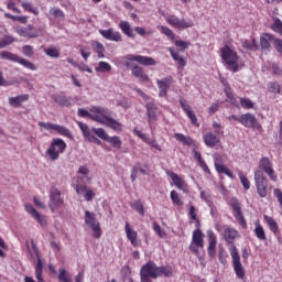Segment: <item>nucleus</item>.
Masks as SVG:
<instances>
[{
  "label": "nucleus",
  "instance_id": "obj_26",
  "mask_svg": "<svg viewBox=\"0 0 282 282\" xmlns=\"http://www.w3.org/2000/svg\"><path fill=\"white\" fill-rule=\"evenodd\" d=\"M30 100V95L24 94L17 97H10L9 98V105L11 107H21L22 102H28Z\"/></svg>",
  "mask_w": 282,
  "mask_h": 282
},
{
  "label": "nucleus",
  "instance_id": "obj_60",
  "mask_svg": "<svg viewBox=\"0 0 282 282\" xmlns=\"http://www.w3.org/2000/svg\"><path fill=\"white\" fill-rule=\"evenodd\" d=\"M133 133H135V135H138V138H140L143 142H145V144L149 142V140H151V138L147 137V133H144L138 129H134Z\"/></svg>",
  "mask_w": 282,
  "mask_h": 282
},
{
  "label": "nucleus",
  "instance_id": "obj_25",
  "mask_svg": "<svg viewBox=\"0 0 282 282\" xmlns=\"http://www.w3.org/2000/svg\"><path fill=\"white\" fill-rule=\"evenodd\" d=\"M224 239L227 243H235V240L239 239V231L232 227H227L224 230Z\"/></svg>",
  "mask_w": 282,
  "mask_h": 282
},
{
  "label": "nucleus",
  "instance_id": "obj_58",
  "mask_svg": "<svg viewBox=\"0 0 282 282\" xmlns=\"http://www.w3.org/2000/svg\"><path fill=\"white\" fill-rule=\"evenodd\" d=\"M7 8L12 10V12H17V14H21V9L17 8V3L13 0H8Z\"/></svg>",
  "mask_w": 282,
  "mask_h": 282
},
{
  "label": "nucleus",
  "instance_id": "obj_5",
  "mask_svg": "<svg viewBox=\"0 0 282 282\" xmlns=\"http://www.w3.org/2000/svg\"><path fill=\"white\" fill-rule=\"evenodd\" d=\"M65 149H67V143L63 139H54L46 150V155L51 162H56L61 153H65Z\"/></svg>",
  "mask_w": 282,
  "mask_h": 282
},
{
  "label": "nucleus",
  "instance_id": "obj_11",
  "mask_svg": "<svg viewBox=\"0 0 282 282\" xmlns=\"http://www.w3.org/2000/svg\"><path fill=\"white\" fill-rule=\"evenodd\" d=\"M37 124L39 127H42V129H45V131H56L57 133H59V135H64L65 138H72V132L69 131V129L63 126L43 121H39Z\"/></svg>",
  "mask_w": 282,
  "mask_h": 282
},
{
  "label": "nucleus",
  "instance_id": "obj_56",
  "mask_svg": "<svg viewBox=\"0 0 282 282\" xmlns=\"http://www.w3.org/2000/svg\"><path fill=\"white\" fill-rule=\"evenodd\" d=\"M160 32L161 34H164L169 39H175V35L173 34V30H171L169 26H161Z\"/></svg>",
  "mask_w": 282,
  "mask_h": 282
},
{
  "label": "nucleus",
  "instance_id": "obj_14",
  "mask_svg": "<svg viewBox=\"0 0 282 282\" xmlns=\"http://www.w3.org/2000/svg\"><path fill=\"white\" fill-rule=\"evenodd\" d=\"M156 85L159 88L160 98H166L169 89H171V85H173V77L166 76L165 78L158 79Z\"/></svg>",
  "mask_w": 282,
  "mask_h": 282
},
{
  "label": "nucleus",
  "instance_id": "obj_34",
  "mask_svg": "<svg viewBox=\"0 0 282 282\" xmlns=\"http://www.w3.org/2000/svg\"><path fill=\"white\" fill-rule=\"evenodd\" d=\"M194 160H197L199 166L203 169L205 173H210V169H208L206 161L202 159V153H199V151L197 150H194Z\"/></svg>",
  "mask_w": 282,
  "mask_h": 282
},
{
  "label": "nucleus",
  "instance_id": "obj_9",
  "mask_svg": "<svg viewBox=\"0 0 282 282\" xmlns=\"http://www.w3.org/2000/svg\"><path fill=\"white\" fill-rule=\"evenodd\" d=\"M84 219L85 224L91 228L94 237L100 239L102 237V229L100 228V223L96 220V214L86 210Z\"/></svg>",
  "mask_w": 282,
  "mask_h": 282
},
{
  "label": "nucleus",
  "instance_id": "obj_40",
  "mask_svg": "<svg viewBox=\"0 0 282 282\" xmlns=\"http://www.w3.org/2000/svg\"><path fill=\"white\" fill-rule=\"evenodd\" d=\"M108 144H111L113 149H122V140H120V137L113 135V137H108V140H106Z\"/></svg>",
  "mask_w": 282,
  "mask_h": 282
},
{
  "label": "nucleus",
  "instance_id": "obj_55",
  "mask_svg": "<svg viewBox=\"0 0 282 282\" xmlns=\"http://www.w3.org/2000/svg\"><path fill=\"white\" fill-rule=\"evenodd\" d=\"M22 52L24 56H28V58H32V56H34V47H32V45H24Z\"/></svg>",
  "mask_w": 282,
  "mask_h": 282
},
{
  "label": "nucleus",
  "instance_id": "obj_63",
  "mask_svg": "<svg viewBox=\"0 0 282 282\" xmlns=\"http://www.w3.org/2000/svg\"><path fill=\"white\" fill-rule=\"evenodd\" d=\"M272 72L275 76H282V68L278 64H272Z\"/></svg>",
  "mask_w": 282,
  "mask_h": 282
},
{
  "label": "nucleus",
  "instance_id": "obj_59",
  "mask_svg": "<svg viewBox=\"0 0 282 282\" xmlns=\"http://www.w3.org/2000/svg\"><path fill=\"white\" fill-rule=\"evenodd\" d=\"M268 87L272 94H279L281 91V86L278 83H269Z\"/></svg>",
  "mask_w": 282,
  "mask_h": 282
},
{
  "label": "nucleus",
  "instance_id": "obj_33",
  "mask_svg": "<svg viewBox=\"0 0 282 282\" xmlns=\"http://www.w3.org/2000/svg\"><path fill=\"white\" fill-rule=\"evenodd\" d=\"M274 39V36L270 33H264L260 37V45L262 50H270V42Z\"/></svg>",
  "mask_w": 282,
  "mask_h": 282
},
{
  "label": "nucleus",
  "instance_id": "obj_64",
  "mask_svg": "<svg viewBox=\"0 0 282 282\" xmlns=\"http://www.w3.org/2000/svg\"><path fill=\"white\" fill-rule=\"evenodd\" d=\"M274 47L279 54H282V40H274Z\"/></svg>",
  "mask_w": 282,
  "mask_h": 282
},
{
  "label": "nucleus",
  "instance_id": "obj_50",
  "mask_svg": "<svg viewBox=\"0 0 282 282\" xmlns=\"http://www.w3.org/2000/svg\"><path fill=\"white\" fill-rule=\"evenodd\" d=\"M50 14H52L55 19H58L59 21H63L65 19V13L58 8H53L50 10Z\"/></svg>",
  "mask_w": 282,
  "mask_h": 282
},
{
  "label": "nucleus",
  "instance_id": "obj_27",
  "mask_svg": "<svg viewBox=\"0 0 282 282\" xmlns=\"http://www.w3.org/2000/svg\"><path fill=\"white\" fill-rule=\"evenodd\" d=\"M119 28L126 36H129L130 39H135V34L133 33V28H131V24L128 21H121L119 23Z\"/></svg>",
  "mask_w": 282,
  "mask_h": 282
},
{
  "label": "nucleus",
  "instance_id": "obj_57",
  "mask_svg": "<svg viewBox=\"0 0 282 282\" xmlns=\"http://www.w3.org/2000/svg\"><path fill=\"white\" fill-rule=\"evenodd\" d=\"M153 230L154 232H156V235L161 237V239H164V237H166V231H164V229H162V227H160L158 223H153Z\"/></svg>",
  "mask_w": 282,
  "mask_h": 282
},
{
  "label": "nucleus",
  "instance_id": "obj_28",
  "mask_svg": "<svg viewBox=\"0 0 282 282\" xmlns=\"http://www.w3.org/2000/svg\"><path fill=\"white\" fill-rule=\"evenodd\" d=\"M147 113L150 123L155 122V120H158V108L155 107V105H153V102L147 104Z\"/></svg>",
  "mask_w": 282,
  "mask_h": 282
},
{
  "label": "nucleus",
  "instance_id": "obj_35",
  "mask_svg": "<svg viewBox=\"0 0 282 282\" xmlns=\"http://www.w3.org/2000/svg\"><path fill=\"white\" fill-rule=\"evenodd\" d=\"M234 215H235V218L241 225L242 228H246L248 226L246 224V218H243V214H241V208L239 206L234 207Z\"/></svg>",
  "mask_w": 282,
  "mask_h": 282
},
{
  "label": "nucleus",
  "instance_id": "obj_24",
  "mask_svg": "<svg viewBox=\"0 0 282 282\" xmlns=\"http://www.w3.org/2000/svg\"><path fill=\"white\" fill-rule=\"evenodd\" d=\"M203 140L206 147H208L209 149H215V147H217V143L219 142V137H217L213 132H206L203 135Z\"/></svg>",
  "mask_w": 282,
  "mask_h": 282
},
{
  "label": "nucleus",
  "instance_id": "obj_4",
  "mask_svg": "<svg viewBox=\"0 0 282 282\" xmlns=\"http://www.w3.org/2000/svg\"><path fill=\"white\" fill-rule=\"evenodd\" d=\"M220 56L229 72H239V55L230 46H225L220 50Z\"/></svg>",
  "mask_w": 282,
  "mask_h": 282
},
{
  "label": "nucleus",
  "instance_id": "obj_7",
  "mask_svg": "<svg viewBox=\"0 0 282 282\" xmlns=\"http://www.w3.org/2000/svg\"><path fill=\"white\" fill-rule=\"evenodd\" d=\"M254 184L259 197H268V178L263 175V171L254 172Z\"/></svg>",
  "mask_w": 282,
  "mask_h": 282
},
{
  "label": "nucleus",
  "instance_id": "obj_38",
  "mask_svg": "<svg viewBox=\"0 0 282 282\" xmlns=\"http://www.w3.org/2000/svg\"><path fill=\"white\" fill-rule=\"evenodd\" d=\"M138 173H141L142 175H147V170L142 169L140 163H137L135 166L131 170V181L135 182L138 180Z\"/></svg>",
  "mask_w": 282,
  "mask_h": 282
},
{
  "label": "nucleus",
  "instance_id": "obj_48",
  "mask_svg": "<svg viewBox=\"0 0 282 282\" xmlns=\"http://www.w3.org/2000/svg\"><path fill=\"white\" fill-rule=\"evenodd\" d=\"M240 106L242 107V109H254V102H252V100H250L249 98H240Z\"/></svg>",
  "mask_w": 282,
  "mask_h": 282
},
{
  "label": "nucleus",
  "instance_id": "obj_3",
  "mask_svg": "<svg viewBox=\"0 0 282 282\" xmlns=\"http://www.w3.org/2000/svg\"><path fill=\"white\" fill-rule=\"evenodd\" d=\"M173 274V268L158 267L155 262L150 261L141 267L140 280L141 282H151V279H159V276L169 278Z\"/></svg>",
  "mask_w": 282,
  "mask_h": 282
},
{
  "label": "nucleus",
  "instance_id": "obj_32",
  "mask_svg": "<svg viewBox=\"0 0 282 282\" xmlns=\"http://www.w3.org/2000/svg\"><path fill=\"white\" fill-rule=\"evenodd\" d=\"M53 100H54V102L59 105V107H70L72 106V101L63 95H54Z\"/></svg>",
  "mask_w": 282,
  "mask_h": 282
},
{
  "label": "nucleus",
  "instance_id": "obj_30",
  "mask_svg": "<svg viewBox=\"0 0 282 282\" xmlns=\"http://www.w3.org/2000/svg\"><path fill=\"white\" fill-rule=\"evenodd\" d=\"M17 34H19V36H29V39H36V36H41V31L30 32V30L25 28H19L17 29Z\"/></svg>",
  "mask_w": 282,
  "mask_h": 282
},
{
  "label": "nucleus",
  "instance_id": "obj_12",
  "mask_svg": "<svg viewBox=\"0 0 282 282\" xmlns=\"http://www.w3.org/2000/svg\"><path fill=\"white\" fill-rule=\"evenodd\" d=\"M166 23L176 30H187V28H193V21H186L185 19H180L177 15H167L165 19Z\"/></svg>",
  "mask_w": 282,
  "mask_h": 282
},
{
  "label": "nucleus",
  "instance_id": "obj_10",
  "mask_svg": "<svg viewBox=\"0 0 282 282\" xmlns=\"http://www.w3.org/2000/svg\"><path fill=\"white\" fill-rule=\"evenodd\" d=\"M204 248V232L199 228H196L192 236V241L189 245V250L194 254L199 256V249Z\"/></svg>",
  "mask_w": 282,
  "mask_h": 282
},
{
  "label": "nucleus",
  "instance_id": "obj_6",
  "mask_svg": "<svg viewBox=\"0 0 282 282\" xmlns=\"http://www.w3.org/2000/svg\"><path fill=\"white\" fill-rule=\"evenodd\" d=\"M0 56L4 61H11V63H19L20 65H23V67H25L26 69H31V72H36V66L32 62L23 57H19V55L17 54L10 53L8 51H2L0 53Z\"/></svg>",
  "mask_w": 282,
  "mask_h": 282
},
{
  "label": "nucleus",
  "instance_id": "obj_13",
  "mask_svg": "<svg viewBox=\"0 0 282 282\" xmlns=\"http://www.w3.org/2000/svg\"><path fill=\"white\" fill-rule=\"evenodd\" d=\"M24 209L26 210V213L29 215H31V217L35 221H37V224H40V226H42V228H45V226H47V217H45L43 214L39 213V210H36V208H34V206H32V204H25Z\"/></svg>",
  "mask_w": 282,
  "mask_h": 282
},
{
  "label": "nucleus",
  "instance_id": "obj_43",
  "mask_svg": "<svg viewBox=\"0 0 282 282\" xmlns=\"http://www.w3.org/2000/svg\"><path fill=\"white\" fill-rule=\"evenodd\" d=\"M96 72H99L101 74H105L107 72H111V64L107 63V62H99L98 66L95 67Z\"/></svg>",
  "mask_w": 282,
  "mask_h": 282
},
{
  "label": "nucleus",
  "instance_id": "obj_45",
  "mask_svg": "<svg viewBox=\"0 0 282 282\" xmlns=\"http://www.w3.org/2000/svg\"><path fill=\"white\" fill-rule=\"evenodd\" d=\"M93 133L96 134L97 138H100V140H104L105 142H107V140L109 139V134L102 128H93Z\"/></svg>",
  "mask_w": 282,
  "mask_h": 282
},
{
  "label": "nucleus",
  "instance_id": "obj_52",
  "mask_svg": "<svg viewBox=\"0 0 282 282\" xmlns=\"http://www.w3.org/2000/svg\"><path fill=\"white\" fill-rule=\"evenodd\" d=\"M170 197H171L173 204H176V206H184V202H182V199H180V194H177V192L172 191L170 194Z\"/></svg>",
  "mask_w": 282,
  "mask_h": 282
},
{
  "label": "nucleus",
  "instance_id": "obj_16",
  "mask_svg": "<svg viewBox=\"0 0 282 282\" xmlns=\"http://www.w3.org/2000/svg\"><path fill=\"white\" fill-rule=\"evenodd\" d=\"M75 191L77 193V195H83L84 194V198L86 199V202H93L94 198L96 197V189H87V185L78 182L75 185Z\"/></svg>",
  "mask_w": 282,
  "mask_h": 282
},
{
  "label": "nucleus",
  "instance_id": "obj_37",
  "mask_svg": "<svg viewBox=\"0 0 282 282\" xmlns=\"http://www.w3.org/2000/svg\"><path fill=\"white\" fill-rule=\"evenodd\" d=\"M169 52H170L173 61H176L178 63L180 67H186V59L180 57V54L177 52H175V48L169 47Z\"/></svg>",
  "mask_w": 282,
  "mask_h": 282
},
{
  "label": "nucleus",
  "instance_id": "obj_2",
  "mask_svg": "<svg viewBox=\"0 0 282 282\" xmlns=\"http://www.w3.org/2000/svg\"><path fill=\"white\" fill-rule=\"evenodd\" d=\"M134 62L144 66H153L155 65V59L142 55H128L127 61L124 62L126 67L132 69V76H134V78H139L141 83H149V75L144 74V69L134 64Z\"/></svg>",
  "mask_w": 282,
  "mask_h": 282
},
{
  "label": "nucleus",
  "instance_id": "obj_39",
  "mask_svg": "<svg viewBox=\"0 0 282 282\" xmlns=\"http://www.w3.org/2000/svg\"><path fill=\"white\" fill-rule=\"evenodd\" d=\"M264 220L267 221L271 232H273V235H276V232H279V225L276 224V220H274V218L270 216H264Z\"/></svg>",
  "mask_w": 282,
  "mask_h": 282
},
{
  "label": "nucleus",
  "instance_id": "obj_42",
  "mask_svg": "<svg viewBox=\"0 0 282 282\" xmlns=\"http://www.w3.org/2000/svg\"><path fill=\"white\" fill-rule=\"evenodd\" d=\"M130 206L133 208V210L139 213L141 217H144V205L142 204V200H134L133 203H130Z\"/></svg>",
  "mask_w": 282,
  "mask_h": 282
},
{
  "label": "nucleus",
  "instance_id": "obj_23",
  "mask_svg": "<svg viewBox=\"0 0 282 282\" xmlns=\"http://www.w3.org/2000/svg\"><path fill=\"white\" fill-rule=\"evenodd\" d=\"M180 105L183 111H185L186 116L189 118L192 124H194L195 127H199V123H197V116H195V112H193L191 106L186 104V100L180 99Z\"/></svg>",
  "mask_w": 282,
  "mask_h": 282
},
{
  "label": "nucleus",
  "instance_id": "obj_51",
  "mask_svg": "<svg viewBox=\"0 0 282 282\" xmlns=\"http://www.w3.org/2000/svg\"><path fill=\"white\" fill-rule=\"evenodd\" d=\"M44 52L46 56H50L51 58H58V56H61V52H58V48L56 47H48Z\"/></svg>",
  "mask_w": 282,
  "mask_h": 282
},
{
  "label": "nucleus",
  "instance_id": "obj_17",
  "mask_svg": "<svg viewBox=\"0 0 282 282\" xmlns=\"http://www.w3.org/2000/svg\"><path fill=\"white\" fill-rule=\"evenodd\" d=\"M99 34L105 37L107 41H113L115 43H121L122 34L119 31L113 30L112 28L107 30H99Z\"/></svg>",
  "mask_w": 282,
  "mask_h": 282
},
{
  "label": "nucleus",
  "instance_id": "obj_49",
  "mask_svg": "<svg viewBox=\"0 0 282 282\" xmlns=\"http://www.w3.org/2000/svg\"><path fill=\"white\" fill-rule=\"evenodd\" d=\"M238 177H239L240 183L242 184L245 191H250V181L248 180V177H246V175H243V172H239Z\"/></svg>",
  "mask_w": 282,
  "mask_h": 282
},
{
  "label": "nucleus",
  "instance_id": "obj_1",
  "mask_svg": "<svg viewBox=\"0 0 282 282\" xmlns=\"http://www.w3.org/2000/svg\"><path fill=\"white\" fill-rule=\"evenodd\" d=\"M77 115L79 118H90V120L99 122V124H105L106 127L115 130L116 133H120V131H122V123L111 118V112L105 108L91 107L90 112L86 109L79 108Z\"/></svg>",
  "mask_w": 282,
  "mask_h": 282
},
{
  "label": "nucleus",
  "instance_id": "obj_31",
  "mask_svg": "<svg viewBox=\"0 0 282 282\" xmlns=\"http://www.w3.org/2000/svg\"><path fill=\"white\" fill-rule=\"evenodd\" d=\"M253 232H254L257 239H259V241H265V239H268L265 237V229H263V226H261V224L259 221L256 223Z\"/></svg>",
  "mask_w": 282,
  "mask_h": 282
},
{
  "label": "nucleus",
  "instance_id": "obj_62",
  "mask_svg": "<svg viewBox=\"0 0 282 282\" xmlns=\"http://www.w3.org/2000/svg\"><path fill=\"white\" fill-rule=\"evenodd\" d=\"M175 45L176 47H180L181 52H184V50H186V47H188V43L184 42V41H175Z\"/></svg>",
  "mask_w": 282,
  "mask_h": 282
},
{
  "label": "nucleus",
  "instance_id": "obj_19",
  "mask_svg": "<svg viewBox=\"0 0 282 282\" xmlns=\"http://www.w3.org/2000/svg\"><path fill=\"white\" fill-rule=\"evenodd\" d=\"M207 237L209 241V246L207 248V253L210 259L215 258L217 252V237H215V231L213 229L207 230Z\"/></svg>",
  "mask_w": 282,
  "mask_h": 282
},
{
  "label": "nucleus",
  "instance_id": "obj_61",
  "mask_svg": "<svg viewBox=\"0 0 282 282\" xmlns=\"http://www.w3.org/2000/svg\"><path fill=\"white\" fill-rule=\"evenodd\" d=\"M225 94L227 98H229L231 105H237V99H235V96H232V91H230V88H225Z\"/></svg>",
  "mask_w": 282,
  "mask_h": 282
},
{
  "label": "nucleus",
  "instance_id": "obj_18",
  "mask_svg": "<svg viewBox=\"0 0 282 282\" xmlns=\"http://www.w3.org/2000/svg\"><path fill=\"white\" fill-rule=\"evenodd\" d=\"M259 169L269 175L270 180L276 182V175H274V170L272 169V162L270 159L262 158L259 162Z\"/></svg>",
  "mask_w": 282,
  "mask_h": 282
},
{
  "label": "nucleus",
  "instance_id": "obj_53",
  "mask_svg": "<svg viewBox=\"0 0 282 282\" xmlns=\"http://www.w3.org/2000/svg\"><path fill=\"white\" fill-rule=\"evenodd\" d=\"M78 174L84 176L82 178L83 182H89V169L87 166H80L78 169Z\"/></svg>",
  "mask_w": 282,
  "mask_h": 282
},
{
  "label": "nucleus",
  "instance_id": "obj_20",
  "mask_svg": "<svg viewBox=\"0 0 282 282\" xmlns=\"http://www.w3.org/2000/svg\"><path fill=\"white\" fill-rule=\"evenodd\" d=\"M169 177H171L174 186L178 188V191H183V193H188V185L180 175L175 174V172H166Z\"/></svg>",
  "mask_w": 282,
  "mask_h": 282
},
{
  "label": "nucleus",
  "instance_id": "obj_41",
  "mask_svg": "<svg viewBox=\"0 0 282 282\" xmlns=\"http://www.w3.org/2000/svg\"><path fill=\"white\" fill-rule=\"evenodd\" d=\"M21 7L25 12H31L32 14H39V9L32 4L30 1H22Z\"/></svg>",
  "mask_w": 282,
  "mask_h": 282
},
{
  "label": "nucleus",
  "instance_id": "obj_47",
  "mask_svg": "<svg viewBox=\"0 0 282 282\" xmlns=\"http://www.w3.org/2000/svg\"><path fill=\"white\" fill-rule=\"evenodd\" d=\"M58 281L73 282L72 275H69V273H67V270H65V269H59Z\"/></svg>",
  "mask_w": 282,
  "mask_h": 282
},
{
  "label": "nucleus",
  "instance_id": "obj_21",
  "mask_svg": "<svg viewBox=\"0 0 282 282\" xmlns=\"http://www.w3.org/2000/svg\"><path fill=\"white\" fill-rule=\"evenodd\" d=\"M126 235L133 248L141 246L142 241L138 239V231L131 229L129 223H126Z\"/></svg>",
  "mask_w": 282,
  "mask_h": 282
},
{
  "label": "nucleus",
  "instance_id": "obj_15",
  "mask_svg": "<svg viewBox=\"0 0 282 282\" xmlns=\"http://www.w3.org/2000/svg\"><path fill=\"white\" fill-rule=\"evenodd\" d=\"M63 198H61V191L57 188H52L50 191V202L48 207L54 213L57 208H61V205L63 204Z\"/></svg>",
  "mask_w": 282,
  "mask_h": 282
},
{
  "label": "nucleus",
  "instance_id": "obj_22",
  "mask_svg": "<svg viewBox=\"0 0 282 282\" xmlns=\"http://www.w3.org/2000/svg\"><path fill=\"white\" fill-rule=\"evenodd\" d=\"M239 122L247 129H251L252 127H254L257 124V117H254V115H252L250 112H247L239 117Z\"/></svg>",
  "mask_w": 282,
  "mask_h": 282
},
{
  "label": "nucleus",
  "instance_id": "obj_44",
  "mask_svg": "<svg viewBox=\"0 0 282 282\" xmlns=\"http://www.w3.org/2000/svg\"><path fill=\"white\" fill-rule=\"evenodd\" d=\"M93 47L95 52L98 54V58H105V45L100 42H93Z\"/></svg>",
  "mask_w": 282,
  "mask_h": 282
},
{
  "label": "nucleus",
  "instance_id": "obj_54",
  "mask_svg": "<svg viewBox=\"0 0 282 282\" xmlns=\"http://www.w3.org/2000/svg\"><path fill=\"white\" fill-rule=\"evenodd\" d=\"M273 32H278V34L282 35V22L279 18L274 19V22L272 24Z\"/></svg>",
  "mask_w": 282,
  "mask_h": 282
},
{
  "label": "nucleus",
  "instance_id": "obj_8",
  "mask_svg": "<svg viewBox=\"0 0 282 282\" xmlns=\"http://www.w3.org/2000/svg\"><path fill=\"white\" fill-rule=\"evenodd\" d=\"M229 252L231 254L232 265H234V271L236 273V276L242 280L246 279V272L243 271V265H241V257H239V251H237V247L231 246L229 248Z\"/></svg>",
  "mask_w": 282,
  "mask_h": 282
},
{
  "label": "nucleus",
  "instance_id": "obj_36",
  "mask_svg": "<svg viewBox=\"0 0 282 282\" xmlns=\"http://www.w3.org/2000/svg\"><path fill=\"white\" fill-rule=\"evenodd\" d=\"M174 138L177 142H182V144H185L186 147H192L193 144V139L184 135L183 133L176 132L174 133Z\"/></svg>",
  "mask_w": 282,
  "mask_h": 282
},
{
  "label": "nucleus",
  "instance_id": "obj_46",
  "mask_svg": "<svg viewBox=\"0 0 282 282\" xmlns=\"http://www.w3.org/2000/svg\"><path fill=\"white\" fill-rule=\"evenodd\" d=\"M83 135H84L85 140H88V142H96L97 144H102V142L98 138H96V135H94L91 133V130H89V129H88V131L84 132Z\"/></svg>",
  "mask_w": 282,
  "mask_h": 282
},
{
  "label": "nucleus",
  "instance_id": "obj_29",
  "mask_svg": "<svg viewBox=\"0 0 282 282\" xmlns=\"http://www.w3.org/2000/svg\"><path fill=\"white\" fill-rule=\"evenodd\" d=\"M215 160V169L217 171V173H223L224 175H227V177H230V180H232V172H230V170L224 165V164H219L217 162V156H214Z\"/></svg>",
  "mask_w": 282,
  "mask_h": 282
}]
</instances>
